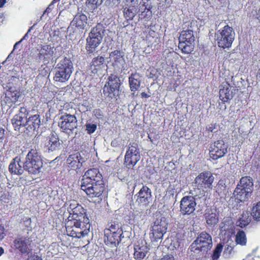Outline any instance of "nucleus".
<instances>
[{"label": "nucleus", "mask_w": 260, "mask_h": 260, "mask_svg": "<svg viewBox=\"0 0 260 260\" xmlns=\"http://www.w3.org/2000/svg\"><path fill=\"white\" fill-rule=\"evenodd\" d=\"M66 219L64 222L67 235L73 238L80 239L87 235L90 228V222Z\"/></svg>", "instance_id": "nucleus-1"}, {"label": "nucleus", "mask_w": 260, "mask_h": 260, "mask_svg": "<svg viewBox=\"0 0 260 260\" xmlns=\"http://www.w3.org/2000/svg\"><path fill=\"white\" fill-rule=\"evenodd\" d=\"M104 234L105 244L111 247H115L121 240L123 230L118 222L111 221L107 223Z\"/></svg>", "instance_id": "nucleus-2"}, {"label": "nucleus", "mask_w": 260, "mask_h": 260, "mask_svg": "<svg viewBox=\"0 0 260 260\" xmlns=\"http://www.w3.org/2000/svg\"><path fill=\"white\" fill-rule=\"evenodd\" d=\"M43 164L41 156L38 150L31 149L25 157L23 168L28 174L36 175L41 172Z\"/></svg>", "instance_id": "nucleus-3"}, {"label": "nucleus", "mask_w": 260, "mask_h": 260, "mask_svg": "<svg viewBox=\"0 0 260 260\" xmlns=\"http://www.w3.org/2000/svg\"><path fill=\"white\" fill-rule=\"evenodd\" d=\"M105 32V27L101 23H98L91 29L86 38L85 49L88 54L95 52L96 49L102 42Z\"/></svg>", "instance_id": "nucleus-4"}, {"label": "nucleus", "mask_w": 260, "mask_h": 260, "mask_svg": "<svg viewBox=\"0 0 260 260\" xmlns=\"http://www.w3.org/2000/svg\"><path fill=\"white\" fill-rule=\"evenodd\" d=\"M56 69L53 80L56 82H66L73 73V63L70 58L65 57L57 63Z\"/></svg>", "instance_id": "nucleus-5"}, {"label": "nucleus", "mask_w": 260, "mask_h": 260, "mask_svg": "<svg viewBox=\"0 0 260 260\" xmlns=\"http://www.w3.org/2000/svg\"><path fill=\"white\" fill-rule=\"evenodd\" d=\"M235 34L233 28L228 25L218 30L215 35L218 46L223 49L231 47L234 40Z\"/></svg>", "instance_id": "nucleus-6"}, {"label": "nucleus", "mask_w": 260, "mask_h": 260, "mask_svg": "<svg viewBox=\"0 0 260 260\" xmlns=\"http://www.w3.org/2000/svg\"><path fill=\"white\" fill-rule=\"evenodd\" d=\"M141 158L140 149L137 143H130L127 146L124 158V165L128 169H132Z\"/></svg>", "instance_id": "nucleus-7"}, {"label": "nucleus", "mask_w": 260, "mask_h": 260, "mask_svg": "<svg viewBox=\"0 0 260 260\" xmlns=\"http://www.w3.org/2000/svg\"><path fill=\"white\" fill-rule=\"evenodd\" d=\"M195 38L191 30L181 31L179 38L178 48L184 54H188L193 50Z\"/></svg>", "instance_id": "nucleus-8"}, {"label": "nucleus", "mask_w": 260, "mask_h": 260, "mask_svg": "<svg viewBox=\"0 0 260 260\" xmlns=\"http://www.w3.org/2000/svg\"><path fill=\"white\" fill-rule=\"evenodd\" d=\"M212 246V237L206 232L200 233L190 246L191 251L194 252L197 251L207 252L211 248Z\"/></svg>", "instance_id": "nucleus-9"}, {"label": "nucleus", "mask_w": 260, "mask_h": 260, "mask_svg": "<svg viewBox=\"0 0 260 260\" xmlns=\"http://www.w3.org/2000/svg\"><path fill=\"white\" fill-rule=\"evenodd\" d=\"M168 223L165 217L157 218L151 225L150 238L152 242H157L162 239L164 234L167 232Z\"/></svg>", "instance_id": "nucleus-10"}, {"label": "nucleus", "mask_w": 260, "mask_h": 260, "mask_svg": "<svg viewBox=\"0 0 260 260\" xmlns=\"http://www.w3.org/2000/svg\"><path fill=\"white\" fill-rule=\"evenodd\" d=\"M214 178L210 171L200 173L194 179L195 186L199 190L207 192L212 188Z\"/></svg>", "instance_id": "nucleus-11"}, {"label": "nucleus", "mask_w": 260, "mask_h": 260, "mask_svg": "<svg viewBox=\"0 0 260 260\" xmlns=\"http://www.w3.org/2000/svg\"><path fill=\"white\" fill-rule=\"evenodd\" d=\"M77 126V118L75 114L65 113L60 117L58 126L63 133L67 134L73 133Z\"/></svg>", "instance_id": "nucleus-12"}, {"label": "nucleus", "mask_w": 260, "mask_h": 260, "mask_svg": "<svg viewBox=\"0 0 260 260\" xmlns=\"http://www.w3.org/2000/svg\"><path fill=\"white\" fill-rule=\"evenodd\" d=\"M120 85L119 77L116 75L111 74L103 88L104 95L111 98L115 96L119 93Z\"/></svg>", "instance_id": "nucleus-13"}, {"label": "nucleus", "mask_w": 260, "mask_h": 260, "mask_svg": "<svg viewBox=\"0 0 260 260\" xmlns=\"http://www.w3.org/2000/svg\"><path fill=\"white\" fill-rule=\"evenodd\" d=\"M68 210L70 213L67 219L82 221L89 222V219L87 217L85 210L76 201H73L69 205Z\"/></svg>", "instance_id": "nucleus-14"}, {"label": "nucleus", "mask_w": 260, "mask_h": 260, "mask_svg": "<svg viewBox=\"0 0 260 260\" xmlns=\"http://www.w3.org/2000/svg\"><path fill=\"white\" fill-rule=\"evenodd\" d=\"M228 145L222 140H217L212 143L209 147L210 157L214 160L223 157L228 152Z\"/></svg>", "instance_id": "nucleus-15"}, {"label": "nucleus", "mask_w": 260, "mask_h": 260, "mask_svg": "<svg viewBox=\"0 0 260 260\" xmlns=\"http://www.w3.org/2000/svg\"><path fill=\"white\" fill-rule=\"evenodd\" d=\"M81 188L86 193L88 198H99L105 189V184L104 182L88 183V184L81 183Z\"/></svg>", "instance_id": "nucleus-16"}, {"label": "nucleus", "mask_w": 260, "mask_h": 260, "mask_svg": "<svg viewBox=\"0 0 260 260\" xmlns=\"http://www.w3.org/2000/svg\"><path fill=\"white\" fill-rule=\"evenodd\" d=\"M197 203L195 198L190 196L183 197L180 201V211L183 215H190L195 210Z\"/></svg>", "instance_id": "nucleus-17"}, {"label": "nucleus", "mask_w": 260, "mask_h": 260, "mask_svg": "<svg viewBox=\"0 0 260 260\" xmlns=\"http://www.w3.org/2000/svg\"><path fill=\"white\" fill-rule=\"evenodd\" d=\"M104 182L102 174L99 170L96 168H92L88 170L84 174L82 179V183L88 184V183Z\"/></svg>", "instance_id": "nucleus-18"}, {"label": "nucleus", "mask_w": 260, "mask_h": 260, "mask_svg": "<svg viewBox=\"0 0 260 260\" xmlns=\"http://www.w3.org/2000/svg\"><path fill=\"white\" fill-rule=\"evenodd\" d=\"M31 241L28 237H17L13 241L15 249L22 254H28L30 251V246Z\"/></svg>", "instance_id": "nucleus-19"}, {"label": "nucleus", "mask_w": 260, "mask_h": 260, "mask_svg": "<svg viewBox=\"0 0 260 260\" xmlns=\"http://www.w3.org/2000/svg\"><path fill=\"white\" fill-rule=\"evenodd\" d=\"M135 197H137L136 202L139 205L146 207L152 200V192L147 186L143 185Z\"/></svg>", "instance_id": "nucleus-20"}, {"label": "nucleus", "mask_w": 260, "mask_h": 260, "mask_svg": "<svg viewBox=\"0 0 260 260\" xmlns=\"http://www.w3.org/2000/svg\"><path fill=\"white\" fill-rule=\"evenodd\" d=\"M84 161L79 152H76L69 156L67 159V166L69 170L77 171L82 166Z\"/></svg>", "instance_id": "nucleus-21"}, {"label": "nucleus", "mask_w": 260, "mask_h": 260, "mask_svg": "<svg viewBox=\"0 0 260 260\" xmlns=\"http://www.w3.org/2000/svg\"><path fill=\"white\" fill-rule=\"evenodd\" d=\"M44 145L49 152L59 150L61 146L58 136L52 133L46 137Z\"/></svg>", "instance_id": "nucleus-22"}, {"label": "nucleus", "mask_w": 260, "mask_h": 260, "mask_svg": "<svg viewBox=\"0 0 260 260\" xmlns=\"http://www.w3.org/2000/svg\"><path fill=\"white\" fill-rule=\"evenodd\" d=\"M234 92L231 90V86L228 82H223L220 85L219 97L223 104L230 102L233 98Z\"/></svg>", "instance_id": "nucleus-23"}, {"label": "nucleus", "mask_w": 260, "mask_h": 260, "mask_svg": "<svg viewBox=\"0 0 260 260\" xmlns=\"http://www.w3.org/2000/svg\"><path fill=\"white\" fill-rule=\"evenodd\" d=\"M20 95L19 90L14 87H10L6 92L4 101L9 107H11L18 101Z\"/></svg>", "instance_id": "nucleus-24"}, {"label": "nucleus", "mask_w": 260, "mask_h": 260, "mask_svg": "<svg viewBox=\"0 0 260 260\" xmlns=\"http://www.w3.org/2000/svg\"><path fill=\"white\" fill-rule=\"evenodd\" d=\"M54 47L50 45H42L39 50V58L43 60L44 64H47L53 59Z\"/></svg>", "instance_id": "nucleus-25"}, {"label": "nucleus", "mask_w": 260, "mask_h": 260, "mask_svg": "<svg viewBox=\"0 0 260 260\" xmlns=\"http://www.w3.org/2000/svg\"><path fill=\"white\" fill-rule=\"evenodd\" d=\"M112 65L115 69H120L125 62L123 52L120 50H115L110 53Z\"/></svg>", "instance_id": "nucleus-26"}, {"label": "nucleus", "mask_w": 260, "mask_h": 260, "mask_svg": "<svg viewBox=\"0 0 260 260\" xmlns=\"http://www.w3.org/2000/svg\"><path fill=\"white\" fill-rule=\"evenodd\" d=\"M105 59L101 56L94 57L90 63V70L93 74H98L105 67Z\"/></svg>", "instance_id": "nucleus-27"}, {"label": "nucleus", "mask_w": 260, "mask_h": 260, "mask_svg": "<svg viewBox=\"0 0 260 260\" xmlns=\"http://www.w3.org/2000/svg\"><path fill=\"white\" fill-rule=\"evenodd\" d=\"M40 125V116L35 114L29 117L25 122V128L28 132L35 131Z\"/></svg>", "instance_id": "nucleus-28"}, {"label": "nucleus", "mask_w": 260, "mask_h": 260, "mask_svg": "<svg viewBox=\"0 0 260 260\" xmlns=\"http://www.w3.org/2000/svg\"><path fill=\"white\" fill-rule=\"evenodd\" d=\"M9 171L12 174L21 175L24 170L21 166L20 158L16 157L14 158L9 166Z\"/></svg>", "instance_id": "nucleus-29"}, {"label": "nucleus", "mask_w": 260, "mask_h": 260, "mask_svg": "<svg viewBox=\"0 0 260 260\" xmlns=\"http://www.w3.org/2000/svg\"><path fill=\"white\" fill-rule=\"evenodd\" d=\"M141 76L138 73H132L128 78L130 89L132 91H137L140 87L141 81Z\"/></svg>", "instance_id": "nucleus-30"}, {"label": "nucleus", "mask_w": 260, "mask_h": 260, "mask_svg": "<svg viewBox=\"0 0 260 260\" xmlns=\"http://www.w3.org/2000/svg\"><path fill=\"white\" fill-rule=\"evenodd\" d=\"M87 16L81 13H78L74 17L72 23L78 29H83L87 24Z\"/></svg>", "instance_id": "nucleus-31"}, {"label": "nucleus", "mask_w": 260, "mask_h": 260, "mask_svg": "<svg viewBox=\"0 0 260 260\" xmlns=\"http://www.w3.org/2000/svg\"><path fill=\"white\" fill-rule=\"evenodd\" d=\"M251 193V192L237 186L233 194L236 200H238L239 202H243L248 199Z\"/></svg>", "instance_id": "nucleus-32"}, {"label": "nucleus", "mask_w": 260, "mask_h": 260, "mask_svg": "<svg viewBox=\"0 0 260 260\" xmlns=\"http://www.w3.org/2000/svg\"><path fill=\"white\" fill-rule=\"evenodd\" d=\"M134 250V258L138 260L143 259L148 252V248L146 244L135 245Z\"/></svg>", "instance_id": "nucleus-33"}, {"label": "nucleus", "mask_w": 260, "mask_h": 260, "mask_svg": "<svg viewBox=\"0 0 260 260\" xmlns=\"http://www.w3.org/2000/svg\"><path fill=\"white\" fill-rule=\"evenodd\" d=\"M252 179L248 176L243 177L241 178L237 186L243 188L248 191L252 192V188L253 185Z\"/></svg>", "instance_id": "nucleus-34"}, {"label": "nucleus", "mask_w": 260, "mask_h": 260, "mask_svg": "<svg viewBox=\"0 0 260 260\" xmlns=\"http://www.w3.org/2000/svg\"><path fill=\"white\" fill-rule=\"evenodd\" d=\"M205 217L208 224L214 225L218 221V215L215 211L208 210L205 214Z\"/></svg>", "instance_id": "nucleus-35"}, {"label": "nucleus", "mask_w": 260, "mask_h": 260, "mask_svg": "<svg viewBox=\"0 0 260 260\" xmlns=\"http://www.w3.org/2000/svg\"><path fill=\"white\" fill-rule=\"evenodd\" d=\"M251 221V217L247 211L244 212L239 220L237 221V225L241 228H244L249 224Z\"/></svg>", "instance_id": "nucleus-36"}, {"label": "nucleus", "mask_w": 260, "mask_h": 260, "mask_svg": "<svg viewBox=\"0 0 260 260\" xmlns=\"http://www.w3.org/2000/svg\"><path fill=\"white\" fill-rule=\"evenodd\" d=\"M137 8L135 6H130L128 8H124L123 15L127 20H132L137 14Z\"/></svg>", "instance_id": "nucleus-37"}, {"label": "nucleus", "mask_w": 260, "mask_h": 260, "mask_svg": "<svg viewBox=\"0 0 260 260\" xmlns=\"http://www.w3.org/2000/svg\"><path fill=\"white\" fill-rule=\"evenodd\" d=\"M26 120L20 118L19 116L15 115L12 119V123L15 131H19L22 126L25 127Z\"/></svg>", "instance_id": "nucleus-38"}, {"label": "nucleus", "mask_w": 260, "mask_h": 260, "mask_svg": "<svg viewBox=\"0 0 260 260\" xmlns=\"http://www.w3.org/2000/svg\"><path fill=\"white\" fill-rule=\"evenodd\" d=\"M235 241L237 244L244 246L247 243V238L245 232L242 230L239 231L235 237Z\"/></svg>", "instance_id": "nucleus-39"}, {"label": "nucleus", "mask_w": 260, "mask_h": 260, "mask_svg": "<svg viewBox=\"0 0 260 260\" xmlns=\"http://www.w3.org/2000/svg\"><path fill=\"white\" fill-rule=\"evenodd\" d=\"M251 215L255 220L260 221V201L252 207Z\"/></svg>", "instance_id": "nucleus-40"}, {"label": "nucleus", "mask_w": 260, "mask_h": 260, "mask_svg": "<svg viewBox=\"0 0 260 260\" xmlns=\"http://www.w3.org/2000/svg\"><path fill=\"white\" fill-rule=\"evenodd\" d=\"M152 16L151 9L144 8L140 14V17L141 19H145L146 21L150 20Z\"/></svg>", "instance_id": "nucleus-41"}, {"label": "nucleus", "mask_w": 260, "mask_h": 260, "mask_svg": "<svg viewBox=\"0 0 260 260\" xmlns=\"http://www.w3.org/2000/svg\"><path fill=\"white\" fill-rule=\"evenodd\" d=\"M29 112L30 111L26 107H22L20 108L19 113L16 114V115L19 116L20 118L26 121L27 120V117Z\"/></svg>", "instance_id": "nucleus-42"}, {"label": "nucleus", "mask_w": 260, "mask_h": 260, "mask_svg": "<svg viewBox=\"0 0 260 260\" xmlns=\"http://www.w3.org/2000/svg\"><path fill=\"white\" fill-rule=\"evenodd\" d=\"M222 249L223 246L221 244H217L212 255V258L213 260H216L219 257Z\"/></svg>", "instance_id": "nucleus-43"}, {"label": "nucleus", "mask_w": 260, "mask_h": 260, "mask_svg": "<svg viewBox=\"0 0 260 260\" xmlns=\"http://www.w3.org/2000/svg\"><path fill=\"white\" fill-rule=\"evenodd\" d=\"M154 2L155 0H141L140 3V8L144 7L152 9Z\"/></svg>", "instance_id": "nucleus-44"}, {"label": "nucleus", "mask_w": 260, "mask_h": 260, "mask_svg": "<svg viewBox=\"0 0 260 260\" xmlns=\"http://www.w3.org/2000/svg\"><path fill=\"white\" fill-rule=\"evenodd\" d=\"M85 127L88 134H91L95 131L97 128V125L95 124L87 123L85 125Z\"/></svg>", "instance_id": "nucleus-45"}, {"label": "nucleus", "mask_w": 260, "mask_h": 260, "mask_svg": "<svg viewBox=\"0 0 260 260\" xmlns=\"http://www.w3.org/2000/svg\"><path fill=\"white\" fill-rule=\"evenodd\" d=\"M120 0H107L106 5L109 8H115L120 3Z\"/></svg>", "instance_id": "nucleus-46"}, {"label": "nucleus", "mask_w": 260, "mask_h": 260, "mask_svg": "<svg viewBox=\"0 0 260 260\" xmlns=\"http://www.w3.org/2000/svg\"><path fill=\"white\" fill-rule=\"evenodd\" d=\"M93 114L95 117L99 119H102L104 117L103 112L100 109H95L93 111Z\"/></svg>", "instance_id": "nucleus-47"}, {"label": "nucleus", "mask_w": 260, "mask_h": 260, "mask_svg": "<svg viewBox=\"0 0 260 260\" xmlns=\"http://www.w3.org/2000/svg\"><path fill=\"white\" fill-rule=\"evenodd\" d=\"M103 0H87L86 3L89 5L99 6L102 4Z\"/></svg>", "instance_id": "nucleus-48"}, {"label": "nucleus", "mask_w": 260, "mask_h": 260, "mask_svg": "<svg viewBox=\"0 0 260 260\" xmlns=\"http://www.w3.org/2000/svg\"><path fill=\"white\" fill-rule=\"evenodd\" d=\"M172 241L174 242L173 247L177 249L180 246V241L178 238L175 237Z\"/></svg>", "instance_id": "nucleus-49"}, {"label": "nucleus", "mask_w": 260, "mask_h": 260, "mask_svg": "<svg viewBox=\"0 0 260 260\" xmlns=\"http://www.w3.org/2000/svg\"><path fill=\"white\" fill-rule=\"evenodd\" d=\"M216 127V123H211L206 126V130L209 132H212Z\"/></svg>", "instance_id": "nucleus-50"}, {"label": "nucleus", "mask_w": 260, "mask_h": 260, "mask_svg": "<svg viewBox=\"0 0 260 260\" xmlns=\"http://www.w3.org/2000/svg\"><path fill=\"white\" fill-rule=\"evenodd\" d=\"M5 236V229L3 225L0 224V240L3 239Z\"/></svg>", "instance_id": "nucleus-51"}, {"label": "nucleus", "mask_w": 260, "mask_h": 260, "mask_svg": "<svg viewBox=\"0 0 260 260\" xmlns=\"http://www.w3.org/2000/svg\"><path fill=\"white\" fill-rule=\"evenodd\" d=\"M159 260H175V258L172 254H167L164 255Z\"/></svg>", "instance_id": "nucleus-52"}, {"label": "nucleus", "mask_w": 260, "mask_h": 260, "mask_svg": "<svg viewBox=\"0 0 260 260\" xmlns=\"http://www.w3.org/2000/svg\"><path fill=\"white\" fill-rule=\"evenodd\" d=\"M155 36H156L155 31L151 29H150L149 30L147 35L146 36V38L147 39H149V37L154 38Z\"/></svg>", "instance_id": "nucleus-53"}, {"label": "nucleus", "mask_w": 260, "mask_h": 260, "mask_svg": "<svg viewBox=\"0 0 260 260\" xmlns=\"http://www.w3.org/2000/svg\"><path fill=\"white\" fill-rule=\"evenodd\" d=\"M5 132V129L2 127H0V140H2L4 138Z\"/></svg>", "instance_id": "nucleus-54"}, {"label": "nucleus", "mask_w": 260, "mask_h": 260, "mask_svg": "<svg viewBox=\"0 0 260 260\" xmlns=\"http://www.w3.org/2000/svg\"><path fill=\"white\" fill-rule=\"evenodd\" d=\"M31 260H42V258L41 256L38 255H34L31 258Z\"/></svg>", "instance_id": "nucleus-55"}, {"label": "nucleus", "mask_w": 260, "mask_h": 260, "mask_svg": "<svg viewBox=\"0 0 260 260\" xmlns=\"http://www.w3.org/2000/svg\"><path fill=\"white\" fill-rule=\"evenodd\" d=\"M141 96L142 98H148L150 97L149 95L144 92H143L141 93Z\"/></svg>", "instance_id": "nucleus-56"}, {"label": "nucleus", "mask_w": 260, "mask_h": 260, "mask_svg": "<svg viewBox=\"0 0 260 260\" xmlns=\"http://www.w3.org/2000/svg\"><path fill=\"white\" fill-rule=\"evenodd\" d=\"M6 0H0V8L2 7L5 4Z\"/></svg>", "instance_id": "nucleus-57"}, {"label": "nucleus", "mask_w": 260, "mask_h": 260, "mask_svg": "<svg viewBox=\"0 0 260 260\" xmlns=\"http://www.w3.org/2000/svg\"><path fill=\"white\" fill-rule=\"evenodd\" d=\"M4 253V249L3 247H0V256Z\"/></svg>", "instance_id": "nucleus-58"}, {"label": "nucleus", "mask_w": 260, "mask_h": 260, "mask_svg": "<svg viewBox=\"0 0 260 260\" xmlns=\"http://www.w3.org/2000/svg\"><path fill=\"white\" fill-rule=\"evenodd\" d=\"M49 10H50V9H49V7H48V8L46 9V10H45V12H49Z\"/></svg>", "instance_id": "nucleus-59"}, {"label": "nucleus", "mask_w": 260, "mask_h": 260, "mask_svg": "<svg viewBox=\"0 0 260 260\" xmlns=\"http://www.w3.org/2000/svg\"><path fill=\"white\" fill-rule=\"evenodd\" d=\"M18 43H19V42L15 43V46H16V45Z\"/></svg>", "instance_id": "nucleus-60"}]
</instances>
